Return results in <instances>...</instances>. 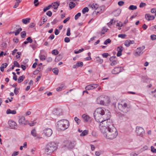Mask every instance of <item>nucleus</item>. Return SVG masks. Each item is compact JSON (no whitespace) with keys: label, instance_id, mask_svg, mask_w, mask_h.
Segmentation results:
<instances>
[{"label":"nucleus","instance_id":"f257e3e1","mask_svg":"<svg viewBox=\"0 0 156 156\" xmlns=\"http://www.w3.org/2000/svg\"><path fill=\"white\" fill-rule=\"evenodd\" d=\"M94 117L96 120L98 122L102 121L103 119L110 118V113L107 109L103 108H98L95 111Z\"/></svg>","mask_w":156,"mask_h":156},{"label":"nucleus","instance_id":"f03ea898","mask_svg":"<svg viewBox=\"0 0 156 156\" xmlns=\"http://www.w3.org/2000/svg\"><path fill=\"white\" fill-rule=\"evenodd\" d=\"M101 133L104 137L110 140L115 138L118 135L116 129L113 125H111L107 130L105 127L101 128Z\"/></svg>","mask_w":156,"mask_h":156},{"label":"nucleus","instance_id":"7ed1b4c3","mask_svg":"<svg viewBox=\"0 0 156 156\" xmlns=\"http://www.w3.org/2000/svg\"><path fill=\"white\" fill-rule=\"evenodd\" d=\"M118 107L119 110L121 112L126 113L130 109V106L127 102L121 101L118 104Z\"/></svg>","mask_w":156,"mask_h":156},{"label":"nucleus","instance_id":"20e7f679","mask_svg":"<svg viewBox=\"0 0 156 156\" xmlns=\"http://www.w3.org/2000/svg\"><path fill=\"white\" fill-rule=\"evenodd\" d=\"M96 101L98 104L108 105L110 103V101L108 96L101 95L97 98Z\"/></svg>","mask_w":156,"mask_h":156},{"label":"nucleus","instance_id":"39448f33","mask_svg":"<svg viewBox=\"0 0 156 156\" xmlns=\"http://www.w3.org/2000/svg\"><path fill=\"white\" fill-rule=\"evenodd\" d=\"M75 144L74 142L66 140L63 141L62 143L61 149L63 150H66L67 149L70 150L74 148Z\"/></svg>","mask_w":156,"mask_h":156},{"label":"nucleus","instance_id":"423d86ee","mask_svg":"<svg viewBox=\"0 0 156 156\" xmlns=\"http://www.w3.org/2000/svg\"><path fill=\"white\" fill-rule=\"evenodd\" d=\"M57 146L58 145L54 142L49 143L46 147L45 151L48 154H50L57 149Z\"/></svg>","mask_w":156,"mask_h":156},{"label":"nucleus","instance_id":"0eeeda50","mask_svg":"<svg viewBox=\"0 0 156 156\" xmlns=\"http://www.w3.org/2000/svg\"><path fill=\"white\" fill-rule=\"evenodd\" d=\"M100 124V130L101 132V128H105L106 130L108 127H111V125H113L112 121L109 119H103L102 121H101Z\"/></svg>","mask_w":156,"mask_h":156},{"label":"nucleus","instance_id":"6e6552de","mask_svg":"<svg viewBox=\"0 0 156 156\" xmlns=\"http://www.w3.org/2000/svg\"><path fill=\"white\" fill-rule=\"evenodd\" d=\"M69 126V122L66 119L59 120V129L63 131L68 128Z\"/></svg>","mask_w":156,"mask_h":156},{"label":"nucleus","instance_id":"1a4fd4ad","mask_svg":"<svg viewBox=\"0 0 156 156\" xmlns=\"http://www.w3.org/2000/svg\"><path fill=\"white\" fill-rule=\"evenodd\" d=\"M136 132L137 135L142 136L145 133L143 128L141 127L137 126L136 128Z\"/></svg>","mask_w":156,"mask_h":156},{"label":"nucleus","instance_id":"9d476101","mask_svg":"<svg viewBox=\"0 0 156 156\" xmlns=\"http://www.w3.org/2000/svg\"><path fill=\"white\" fill-rule=\"evenodd\" d=\"M8 123L11 129H17L18 126L17 123L12 120H9L8 121Z\"/></svg>","mask_w":156,"mask_h":156},{"label":"nucleus","instance_id":"9b49d317","mask_svg":"<svg viewBox=\"0 0 156 156\" xmlns=\"http://www.w3.org/2000/svg\"><path fill=\"white\" fill-rule=\"evenodd\" d=\"M43 134L47 137H49L52 134V131L50 128H45L43 130Z\"/></svg>","mask_w":156,"mask_h":156},{"label":"nucleus","instance_id":"f8f14e48","mask_svg":"<svg viewBox=\"0 0 156 156\" xmlns=\"http://www.w3.org/2000/svg\"><path fill=\"white\" fill-rule=\"evenodd\" d=\"M98 85L97 84H93L87 86L85 88L86 90H89L91 89H93L97 87Z\"/></svg>","mask_w":156,"mask_h":156},{"label":"nucleus","instance_id":"ddd939ff","mask_svg":"<svg viewBox=\"0 0 156 156\" xmlns=\"http://www.w3.org/2000/svg\"><path fill=\"white\" fill-rule=\"evenodd\" d=\"M145 17L146 19L148 21L153 20L155 18L154 16L151 15L149 14H146L145 15Z\"/></svg>","mask_w":156,"mask_h":156},{"label":"nucleus","instance_id":"4468645a","mask_svg":"<svg viewBox=\"0 0 156 156\" xmlns=\"http://www.w3.org/2000/svg\"><path fill=\"white\" fill-rule=\"evenodd\" d=\"M121 71V68L117 67L115 68L112 71V73L113 74H116L119 73Z\"/></svg>","mask_w":156,"mask_h":156},{"label":"nucleus","instance_id":"2eb2a0df","mask_svg":"<svg viewBox=\"0 0 156 156\" xmlns=\"http://www.w3.org/2000/svg\"><path fill=\"white\" fill-rule=\"evenodd\" d=\"M142 51L139 48H137L136 51L134 53V55L136 56H140L143 53Z\"/></svg>","mask_w":156,"mask_h":156},{"label":"nucleus","instance_id":"dca6fc26","mask_svg":"<svg viewBox=\"0 0 156 156\" xmlns=\"http://www.w3.org/2000/svg\"><path fill=\"white\" fill-rule=\"evenodd\" d=\"M134 43V41L126 40L125 41L124 44L127 47H129L131 44H133Z\"/></svg>","mask_w":156,"mask_h":156},{"label":"nucleus","instance_id":"f3484780","mask_svg":"<svg viewBox=\"0 0 156 156\" xmlns=\"http://www.w3.org/2000/svg\"><path fill=\"white\" fill-rule=\"evenodd\" d=\"M82 117L85 122H88L90 119V117L88 115L86 114L82 115Z\"/></svg>","mask_w":156,"mask_h":156},{"label":"nucleus","instance_id":"a211bd4d","mask_svg":"<svg viewBox=\"0 0 156 156\" xmlns=\"http://www.w3.org/2000/svg\"><path fill=\"white\" fill-rule=\"evenodd\" d=\"M51 5V7L53 8L54 9H56L58 6V2H56L54 3H52Z\"/></svg>","mask_w":156,"mask_h":156},{"label":"nucleus","instance_id":"6ab92c4d","mask_svg":"<svg viewBox=\"0 0 156 156\" xmlns=\"http://www.w3.org/2000/svg\"><path fill=\"white\" fill-rule=\"evenodd\" d=\"M16 111L15 110H11L10 109H8L6 111V113L8 114H16Z\"/></svg>","mask_w":156,"mask_h":156},{"label":"nucleus","instance_id":"aec40b11","mask_svg":"<svg viewBox=\"0 0 156 156\" xmlns=\"http://www.w3.org/2000/svg\"><path fill=\"white\" fill-rule=\"evenodd\" d=\"M121 12V10L119 9H118L115 11L113 12L114 15L115 16H118L120 13Z\"/></svg>","mask_w":156,"mask_h":156},{"label":"nucleus","instance_id":"412c9836","mask_svg":"<svg viewBox=\"0 0 156 156\" xmlns=\"http://www.w3.org/2000/svg\"><path fill=\"white\" fill-rule=\"evenodd\" d=\"M98 5L97 4H93L92 5H91V7L93 9H100L102 7H98Z\"/></svg>","mask_w":156,"mask_h":156},{"label":"nucleus","instance_id":"4be33fe9","mask_svg":"<svg viewBox=\"0 0 156 156\" xmlns=\"http://www.w3.org/2000/svg\"><path fill=\"white\" fill-rule=\"evenodd\" d=\"M25 78V77L24 75L20 76L18 79V82L19 83L22 82L23 81Z\"/></svg>","mask_w":156,"mask_h":156},{"label":"nucleus","instance_id":"5701e85b","mask_svg":"<svg viewBox=\"0 0 156 156\" xmlns=\"http://www.w3.org/2000/svg\"><path fill=\"white\" fill-rule=\"evenodd\" d=\"M31 133L33 136L34 137L37 136V133L35 129H33L31 132Z\"/></svg>","mask_w":156,"mask_h":156},{"label":"nucleus","instance_id":"b1692460","mask_svg":"<svg viewBox=\"0 0 156 156\" xmlns=\"http://www.w3.org/2000/svg\"><path fill=\"white\" fill-rule=\"evenodd\" d=\"M25 118L24 116H22L19 119V122L20 123L25 124Z\"/></svg>","mask_w":156,"mask_h":156},{"label":"nucleus","instance_id":"393cba45","mask_svg":"<svg viewBox=\"0 0 156 156\" xmlns=\"http://www.w3.org/2000/svg\"><path fill=\"white\" fill-rule=\"evenodd\" d=\"M30 19L29 18L24 19L22 20V22L25 24H27L30 22Z\"/></svg>","mask_w":156,"mask_h":156},{"label":"nucleus","instance_id":"a878e982","mask_svg":"<svg viewBox=\"0 0 156 156\" xmlns=\"http://www.w3.org/2000/svg\"><path fill=\"white\" fill-rule=\"evenodd\" d=\"M88 133V131L86 130H84L82 131V133L80 134V136H83L86 135Z\"/></svg>","mask_w":156,"mask_h":156},{"label":"nucleus","instance_id":"bb28decb","mask_svg":"<svg viewBox=\"0 0 156 156\" xmlns=\"http://www.w3.org/2000/svg\"><path fill=\"white\" fill-rule=\"evenodd\" d=\"M66 87L64 84H61L59 87V91H61L66 89Z\"/></svg>","mask_w":156,"mask_h":156},{"label":"nucleus","instance_id":"cd10ccee","mask_svg":"<svg viewBox=\"0 0 156 156\" xmlns=\"http://www.w3.org/2000/svg\"><path fill=\"white\" fill-rule=\"evenodd\" d=\"M22 30V28H20L18 29L15 32H14V33L15 34V35L16 36L17 35L20 33V32Z\"/></svg>","mask_w":156,"mask_h":156},{"label":"nucleus","instance_id":"c85d7f7f","mask_svg":"<svg viewBox=\"0 0 156 156\" xmlns=\"http://www.w3.org/2000/svg\"><path fill=\"white\" fill-rule=\"evenodd\" d=\"M108 29H106L105 27H103L102 30H101V36L102 34H104L106 32H107Z\"/></svg>","mask_w":156,"mask_h":156},{"label":"nucleus","instance_id":"c756f323","mask_svg":"<svg viewBox=\"0 0 156 156\" xmlns=\"http://www.w3.org/2000/svg\"><path fill=\"white\" fill-rule=\"evenodd\" d=\"M137 6L133 5H130L129 7V9L130 10H134L137 9Z\"/></svg>","mask_w":156,"mask_h":156},{"label":"nucleus","instance_id":"7c9ffc66","mask_svg":"<svg viewBox=\"0 0 156 156\" xmlns=\"http://www.w3.org/2000/svg\"><path fill=\"white\" fill-rule=\"evenodd\" d=\"M51 6H52L51 5H48V6L44 7L43 9L44 12H45L47 10L51 8Z\"/></svg>","mask_w":156,"mask_h":156},{"label":"nucleus","instance_id":"2f4dec72","mask_svg":"<svg viewBox=\"0 0 156 156\" xmlns=\"http://www.w3.org/2000/svg\"><path fill=\"white\" fill-rule=\"evenodd\" d=\"M69 8L72 9L75 6V4L73 2H71L69 4Z\"/></svg>","mask_w":156,"mask_h":156},{"label":"nucleus","instance_id":"473e14b6","mask_svg":"<svg viewBox=\"0 0 156 156\" xmlns=\"http://www.w3.org/2000/svg\"><path fill=\"white\" fill-rule=\"evenodd\" d=\"M88 8L87 7H86L83 9L82 11V12L83 14H85L86 12H88Z\"/></svg>","mask_w":156,"mask_h":156},{"label":"nucleus","instance_id":"72a5a7b5","mask_svg":"<svg viewBox=\"0 0 156 156\" xmlns=\"http://www.w3.org/2000/svg\"><path fill=\"white\" fill-rule=\"evenodd\" d=\"M97 61L100 64L102 63L103 62V60L100 58L99 57H98L96 58Z\"/></svg>","mask_w":156,"mask_h":156},{"label":"nucleus","instance_id":"f704fd0d","mask_svg":"<svg viewBox=\"0 0 156 156\" xmlns=\"http://www.w3.org/2000/svg\"><path fill=\"white\" fill-rule=\"evenodd\" d=\"M51 53H52V54L55 55H56L58 54V50H57L54 49V50H53L52 51Z\"/></svg>","mask_w":156,"mask_h":156},{"label":"nucleus","instance_id":"c9c22d12","mask_svg":"<svg viewBox=\"0 0 156 156\" xmlns=\"http://www.w3.org/2000/svg\"><path fill=\"white\" fill-rule=\"evenodd\" d=\"M76 65L78 68L79 67H81L83 66V63L81 62H78L76 63Z\"/></svg>","mask_w":156,"mask_h":156},{"label":"nucleus","instance_id":"e433bc0d","mask_svg":"<svg viewBox=\"0 0 156 156\" xmlns=\"http://www.w3.org/2000/svg\"><path fill=\"white\" fill-rule=\"evenodd\" d=\"M26 35V33L25 31H23L21 33V37L22 38L25 37Z\"/></svg>","mask_w":156,"mask_h":156},{"label":"nucleus","instance_id":"4c0bfd02","mask_svg":"<svg viewBox=\"0 0 156 156\" xmlns=\"http://www.w3.org/2000/svg\"><path fill=\"white\" fill-rule=\"evenodd\" d=\"M53 72L56 74H58V69L57 68H55L53 69Z\"/></svg>","mask_w":156,"mask_h":156},{"label":"nucleus","instance_id":"58836bf2","mask_svg":"<svg viewBox=\"0 0 156 156\" xmlns=\"http://www.w3.org/2000/svg\"><path fill=\"white\" fill-rule=\"evenodd\" d=\"M111 41V40L110 39H108L105 40L104 42V44L105 45H107L108 43H110Z\"/></svg>","mask_w":156,"mask_h":156},{"label":"nucleus","instance_id":"ea45409f","mask_svg":"<svg viewBox=\"0 0 156 156\" xmlns=\"http://www.w3.org/2000/svg\"><path fill=\"white\" fill-rule=\"evenodd\" d=\"M13 64L15 66L17 67H20V65L17 62L15 61H14L13 62Z\"/></svg>","mask_w":156,"mask_h":156},{"label":"nucleus","instance_id":"a19ab883","mask_svg":"<svg viewBox=\"0 0 156 156\" xmlns=\"http://www.w3.org/2000/svg\"><path fill=\"white\" fill-rule=\"evenodd\" d=\"M27 41H28L29 43H32L33 42V40L30 37H28L26 39Z\"/></svg>","mask_w":156,"mask_h":156},{"label":"nucleus","instance_id":"79ce46f5","mask_svg":"<svg viewBox=\"0 0 156 156\" xmlns=\"http://www.w3.org/2000/svg\"><path fill=\"white\" fill-rule=\"evenodd\" d=\"M139 154V153L138 152L135 153L134 152H133L131 153L130 155L131 156H137Z\"/></svg>","mask_w":156,"mask_h":156},{"label":"nucleus","instance_id":"37998d69","mask_svg":"<svg viewBox=\"0 0 156 156\" xmlns=\"http://www.w3.org/2000/svg\"><path fill=\"white\" fill-rule=\"evenodd\" d=\"M81 14L80 12L78 13L75 16V20H77L78 19V18L80 17L81 16Z\"/></svg>","mask_w":156,"mask_h":156},{"label":"nucleus","instance_id":"c03bdc74","mask_svg":"<svg viewBox=\"0 0 156 156\" xmlns=\"http://www.w3.org/2000/svg\"><path fill=\"white\" fill-rule=\"evenodd\" d=\"M74 120L77 124H79L80 122V120L77 117H75Z\"/></svg>","mask_w":156,"mask_h":156},{"label":"nucleus","instance_id":"a18cd8bd","mask_svg":"<svg viewBox=\"0 0 156 156\" xmlns=\"http://www.w3.org/2000/svg\"><path fill=\"white\" fill-rule=\"evenodd\" d=\"M70 29L69 28H68L67 29V32L66 33V35L68 36H69L70 35Z\"/></svg>","mask_w":156,"mask_h":156},{"label":"nucleus","instance_id":"49530a36","mask_svg":"<svg viewBox=\"0 0 156 156\" xmlns=\"http://www.w3.org/2000/svg\"><path fill=\"white\" fill-rule=\"evenodd\" d=\"M27 122L28 123V124L30 126H33L36 123V122H33L31 123H29V122L28 121H27Z\"/></svg>","mask_w":156,"mask_h":156},{"label":"nucleus","instance_id":"de8ad7c7","mask_svg":"<svg viewBox=\"0 0 156 156\" xmlns=\"http://www.w3.org/2000/svg\"><path fill=\"white\" fill-rule=\"evenodd\" d=\"M116 56H112L110 58L109 60L110 61L112 62L116 60Z\"/></svg>","mask_w":156,"mask_h":156},{"label":"nucleus","instance_id":"09e8293b","mask_svg":"<svg viewBox=\"0 0 156 156\" xmlns=\"http://www.w3.org/2000/svg\"><path fill=\"white\" fill-rule=\"evenodd\" d=\"M151 151L153 153H156V149L154 148L153 146H151Z\"/></svg>","mask_w":156,"mask_h":156},{"label":"nucleus","instance_id":"8fccbe9b","mask_svg":"<svg viewBox=\"0 0 156 156\" xmlns=\"http://www.w3.org/2000/svg\"><path fill=\"white\" fill-rule=\"evenodd\" d=\"M83 51H84V49L83 48H81V49H79L78 51H74V53H75L77 54H78L79 53H80L81 52Z\"/></svg>","mask_w":156,"mask_h":156},{"label":"nucleus","instance_id":"3c124183","mask_svg":"<svg viewBox=\"0 0 156 156\" xmlns=\"http://www.w3.org/2000/svg\"><path fill=\"white\" fill-rule=\"evenodd\" d=\"M126 36L125 34H119L118 35V36L119 37H121L122 38H124Z\"/></svg>","mask_w":156,"mask_h":156},{"label":"nucleus","instance_id":"603ef678","mask_svg":"<svg viewBox=\"0 0 156 156\" xmlns=\"http://www.w3.org/2000/svg\"><path fill=\"white\" fill-rule=\"evenodd\" d=\"M115 21H114L113 19H112L111 20L110 22L109 23H108V25L110 26L112 25L113 23H115Z\"/></svg>","mask_w":156,"mask_h":156},{"label":"nucleus","instance_id":"864d4df0","mask_svg":"<svg viewBox=\"0 0 156 156\" xmlns=\"http://www.w3.org/2000/svg\"><path fill=\"white\" fill-rule=\"evenodd\" d=\"M118 63V62L116 60L112 62L111 64V65L112 66H113L116 64Z\"/></svg>","mask_w":156,"mask_h":156},{"label":"nucleus","instance_id":"5fc2aeb1","mask_svg":"<svg viewBox=\"0 0 156 156\" xmlns=\"http://www.w3.org/2000/svg\"><path fill=\"white\" fill-rule=\"evenodd\" d=\"M146 79H147V76H142V81L144 82H147V80H145Z\"/></svg>","mask_w":156,"mask_h":156},{"label":"nucleus","instance_id":"6e6d98bb","mask_svg":"<svg viewBox=\"0 0 156 156\" xmlns=\"http://www.w3.org/2000/svg\"><path fill=\"white\" fill-rule=\"evenodd\" d=\"M122 48H123L121 46L118 47V48H117L118 51H120V52H122V51L123 50V49H122Z\"/></svg>","mask_w":156,"mask_h":156},{"label":"nucleus","instance_id":"4d7b16f0","mask_svg":"<svg viewBox=\"0 0 156 156\" xmlns=\"http://www.w3.org/2000/svg\"><path fill=\"white\" fill-rule=\"evenodd\" d=\"M46 14L48 16H49L50 17L52 15V13L51 11H48L46 13Z\"/></svg>","mask_w":156,"mask_h":156},{"label":"nucleus","instance_id":"13d9d810","mask_svg":"<svg viewBox=\"0 0 156 156\" xmlns=\"http://www.w3.org/2000/svg\"><path fill=\"white\" fill-rule=\"evenodd\" d=\"M146 4L144 2H141L140 5V8H143L144 6H146Z\"/></svg>","mask_w":156,"mask_h":156},{"label":"nucleus","instance_id":"bf43d9fd","mask_svg":"<svg viewBox=\"0 0 156 156\" xmlns=\"http://www.w3.org/2000/svg\"><path fill=\"white\" fill-rule=\"evenodd\" d=\"M124 2L123 1H120L118 2V4L120 6H122L124 4Z\"/></svg>","mask_w":156,"mask_h":156},{"label":"nucleus","instance_id":"052dcab7","mask_svg":"<svg viewBox=\"0 0 156 156\" xmlns=\"http://www.w3.org/2000/svg\"><path fill=\"white\" fill-rule=\"evenodd\" d=\"M40 58V59L42 61H44L45 59V56L44 55H41Z\"/></svg>","mask_w":156,"mask_h":156},{"label":"nucleus","instance_id":"680f3d73","mask_svg":"<svg viewBox=\"0 0 156 156\" xmlns=\"http://www.w3.org/2000/svg\"><path fill=\"white\" fill-rule=\"evenodd\" d=\"M64 41L66 43L69 42L70 41V39L68 37H66L64 39Z\"/></svg>","mask_w":156,"mask_h":156},{"label":"nucleus","instance_id":"e2e57ef3","mask_svg":"<svg viewBox=\"0 0 156 156\" xmlns=\"http://www.w3.org/2000/svg\"><path fill=\"white\" fill-rule=\"evenodd\" d=\"M38 0H34V4L35 6H37L38 5L39 3L38 2Z\"/></svg>","mask_w":156,"mask_h":156},{"label":"nucleus","instance_id":"0e129e2a","mask_svg":"<svg viewBox=\"0 0 156 156\" xmlns=\"http://www.w3.org/2000/svg\"><path fill=\"white\" fill-rule=\"evenodd\" d=\"M91 134L93 136H96L97 135V133L95 131H92Z\"/></svg>","mask_w":156,"mask_h":156},{"label":"nucleus","instance_id":"69168bd1","mask_svg":"<svg viewBox=\"0 0 156 156\" xmlns=\"http://www.w3.org/2000/svg\"><path fill=\"white\" fill-rule=\"evenodd\" d=\"M109 55L108 53H104L102 54L103 57L104 58H107Z\"/></svg>","mask_w":156,"mask_h":156},{"label":"nucleus","instance_id":"338daca9","mask_svg":"<svg viewBox=\"0 0 156 156\" xmlns=\"http://www.w3.org/2000/svg\"><path fill=\"white\" fill-rule=\"evenodd\" d=\"M151 37L152 40H154L156 39V35H151Z\"/></svg>","mask_w":156,"mask_h":156},{"label":"nucleus","instance_id":"774afa93","mask_svg":"<svg viewBox=\"0 0 156 156\" xmlns=\"http://www.w3.org/2000/svg\"><path fill=\"white\" fill-rule=\"evenodd\" d=\"M152 93L154 97H156V89L154 91H152Z\"/></svg>","mask_w":156,"mask_h":156}]
</instances>
